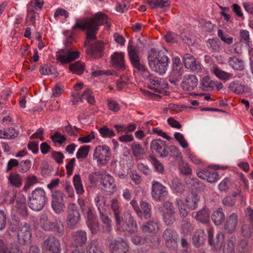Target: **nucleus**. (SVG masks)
<instances>
[{
	"mask_svg": "<svg viewBox=\"0 0 253 253\" xmlns=\"http://www.w3.org/2000/svg\"><path fill=\"white\" fill-rule=\"evenodd\" d=\"M105 24H108L107 15L103 12H98L94 14L93 17H84L77 19L72 30H86L85 44L87 45L91 41L96 40V34L99 30V26Z\"/></svg>",
	"mask_w": 253,
	"mask_h": 253,
	"instance_id": "obj_1",
	"label": "nucleus"
},
{
	"mask_svg": "<svg viewBox=\"0 0 253 253\" xmlns=\"http://www.w3.org/2000/svg\"><path fill=\"white\" fill-rule=\"evenodd\" d=\"M166 49L158 50L152 48L148 53V60L150 68L162 75L166 73L168 67L169 59Z\"/></svg>",
	"mask_w": 253,
	"mask_h": 253,
	"instance_id": "obj_2",
	"label": "nucleus"
},
{
	"mask_svg": "<svg viewBox=\"0 0 253 253\" xmlns=\"http://www.w3.org/2000/svg\"><path fill=\"white\" fill-rule=\"evenodd\" d=\"M28 199L30 208L35 211H40L43 208L47 198L44 189L37 187L28 196Z\"/></svg>",
	"mask_w": 253,
	"mask_h": 253,
	"instance_id": "obj_3",
	"label": "nucleus"
},
{
	"mask_svg": "<svg viewBox=\"0 0 253 253\" xmlns=\"http://www.w3.org/2000/svg\"><path fill=\"white\" fill-rule=\"evenodd\" d=\"M81 220L79 209L74 203H70L67 207L66 224L70 229H74Z\"/></svg>",
	"mask_w": 253,
	"mask_h": 253,
	"instance_id": "obj_4",
	"label": "nucleus"
},
{
	"mask_svg": "<svg viewBox=\"0 0 253 253\" xmlns=\"http://www.w3.org/2000/svg\"><path fill=\"white\" fill-rule=\"evenodd\" d=\"M117 229L124 232L134 233L137 231L138 227L136 221L131 215L126 217L125 215L116 221Z\"/></svg>",
	"mask_w": 253,
	"mask_h": 253,
	"instance_id": "obj_5",
	"label": "nucleus"
},
{
	"mask_svg": "<svg viewBox=\"0 0 253 253\" xmlns=\"http://www.w3.org/2000/svg\"><path fill=\"white\" fill-rule=\"evenodd\" d=\"M111 151L106 145L97 146L94 150L93 159L97 161L98 165H105L110 159Z\"/></svg>",
	"mask_w": 253,
	"mask_h": 253,
	"instance_id": "obj_6",
	"label": "nucleus"
},
{
	"mask_svg": "<svg viewBox=\"0 0 253 253\" xmlns=\"http://www.w3.org/2000/svg\"><path fill=\"white\" fill-rule=\"evenodd\" d=\"M63 196L64 193L60 190L52 191L51 207L56 214H60L64 212L65 205Z\"/></svg>",
	"mask_w": 253,
	"mask_h": 253,
	"instance_id": "obj_7",
	"label": "nucleus"
},
{
	"mask_svg": "<svg viewBox=\"0 0 253 253\" xmlns=\"http://www.w3.org/2000/svg\"><path fill=\"white\" fill-rule=\"evenodd\" d=\"M31 237L32 229L30 225L27 222L21 224L17 233L18 242L23 245H28L31 242Z\"/></svg>",
	"mask_w": 253,
	"mask_h": 253,
	"instance_id": "obj_8",
	"label": "nucleus"
},
{
	"mask_svg": "<svg viewBox=\"0 0 253 253\" xmlns=\"http://www.w3.org/2000/svg\"><path fill=\"white\" fill-rule=\"evenodd\" d=\"M168 195L167 188L157 181L154 180L152 183L151 195L153 199L157 201L165 200Z\"/></svg>",
	"mask_w": 253,
	"mask_h": 253,
	"instance_id": "obj_9",
	"label": "nucleus"
},
{
	"mask_svg": "<svg viewBox=\"0 0 253 253\" xmlns=\"http://www.w3.org/2000/svg\"><path fill=\"white\" fill-rule=\"evenodd\" d=\"M46 222L42 223V228L47 231H51L59 236H62L64 233L65 228L63 223L61 221L50 222L47 220L46 217L45 218Z\"/></svg>",
	"mask_w": 253,
	"mask_h": 253,
	"instance_id": "obj_10",
	"label": "nucleus"
},
{
	"mask_svg": "<svg viewBox=\"0 0 253 253\" xmlns=\"http://www.w3.org/2000/svg\"><path fill=\"white\" fill-rule=\"evenodd\" d=\"M111 253H126L128 250L126 241L120 237L116 238L109 244Z\"/></svg>",
	"mask_w": 253,
	"mask_h": 253,
	"instance_id": "obj_11",
	"label": "nucleus"
},
{
	"mask_svg": "<svg viewBox=\"0 0 253 253\" xmlns=\"http://www.w3.org/2000/svg\"><path fill=\"white\" fill-rule=\"evenodd\" d=\"M163 237L167 247L174 249L177 247L178 235L173 229H167L164 232Z\"/></svg>",
	"mask_w": 253,
	"mask_h": 253,
	"instance_id": "obj_12",
	"label": "nucleus"
},
{
	"mask_svg": "<svg viewBox=\"0 0 253 253\" xmlns=\"http://www.w3.org/2000/svg\"><path fill=\"white\" fill-rule=\"evenodd\" d=\"M150 149L152 152L157 153L160 157H166L169 154L167 150L166 142L161 139L153 140L150 144Z\"/></svg>",
	"mask_w": 253,
	"mask_h": 253,
	"instance_id": "obj_13",
	"label": "nucleus"
},
{
	"mask_svg": "<svg viewBox=\"0 0 253 253\" xmlns=\"http://www.w3.org/2000/svg\"><path fill=\"white\" fill-rule=\"evenodd\" d=\"M79 55V51L61 49L59 53L56 54V59L62 64L68 63L78 58Z\"/></svg>",
	"mask_w": 253,
	"mask_h": 253,
	"instance_id": "obj_14",
	"label": "nucleus"
},
{
	"mask_svg": "<svg viewBox=\"0 0 253 253\" xmlns=\"http://www.w3.org/2000/svg\"><path fill=\"white\" fill-rule=\"evenodd\" d=\"M213 232L212 229H209L208 231V242L209 244L216 251H219L223 245L224 241V234L219 232L216 235L214 239H213Z\"/></svg>",
	"mask_w": 253,
	"mask_h": 253,
	"instance_id": "obj_15",
	"label": "nucleus"
},
{
	"mask_svg": "<svg viewBox=\"0 0 253 253\" xmlns=\"http://www.w3.org/2000/svg\"><path fill=\"white\" fill-rule=\"evenodd\" d=\"M100 185L103 191L110 192L116 188L114 178L109 174L103 173L100 176Z\"/></svg>",
	"mask_w": 253,
	"mask_h": 253,
	"instance_id": "obj_16",
	"label": "nucleus"
},
{
	"mask_svg": "<svg viewBox=\"0 0 253 253\" xmlns=\"http://www.w3.org/2000/svg\"><path fill=\"white\" fill-rule=\"evenodd\" d=\"M43 247L49 253H60L61 248L59 240L53 236H49L43 244Z\"/></svg>",
	"mask_w": 253,
	"mask_h": 253,
	"instance_id": "obj_17",
	"label": "nucleus"
},
{
	"mask_svg": "<svg viewBox=\"0 0 253 253\" xmlns=\"http://www.w3.org/2000/svg\"><path fill=\"white\" fill-rule=\"evenodd\" d=\"M91 41L87 45L84 43L85 46H89L86 49V53L95 58H100L102 56L103 43L100 41H97L93 44H91Z\"/></svg>",
	"mask_w": 253,
	"mask_h": 253,
	"instance_id": "obj_18",
	"label": "nucleus"
},
{
	"mask_svg": "<svg viewBox=\"0 0 253 253\" xmlns=\"http://www.w3.org/2000/svg\"><path fill=\"white\" fill-rule=\"evenodd\" d=\"M146 80L149 81L150 83L149 87L155 92H160L161 88H164L168 85L167 84L162 83V80L153 75L149 73H147L144 75Z\"/></svg>",
	"mask_w": 253,
	"mask_h": 253,
	"instance_id": "obj_19",
	"label": "nucleus"
},
{
	"mask_svg": "<svg viewBox=\"0 0 253 253\" xmlns=\"http://www.w3.org/2000/svg\"><path fill=\"white\" fill-rule=\"evenodd\" d=\"M183 60L184 65L187 69L196 72H200L202 71L200 63L196 60L192 55L189 53L185 54Z\"/></svg>",
	"mask_w": 253,
	"mask_h": 253,
	"instance_id": "obj_20",
	"label": "nucleus"
},
{
	"mask_svg": "<svg viewBox=\"0 0 253 253\" xmlns=\"http://www.w3.org/2000/svg\"><path fill=\"white\" fill-rule=\"evenodd\" d=\"M238 223V215L236 213H231L226 218L224 223V230L228 234L234 233L237 229Z\"/></svg>",
	"mask_w": 253,
	"mask_h": 253,
	"instance_id": "obj_21",
	"label": "nucleus"
},
{
	"mask_svg": "<svg viewBox=\"0 0 253 253\" xmlns=\"http://www.w3.org/2000/svg\"><path fill=\"white\" fill-rule=\"evenodd\" d=\"M198 83V79L195 75H187L184 76L181 86L185 91H192L197 87Z\"/></svg>",
	"mask_w": 253,
	"mask_h": 253,
	"instance_id": "obj_22",
	"label": "nucleus"
},
{
	"mask_svg": "<svg viewBox=\"0 0 253 253\" xmlns=\"http://www.w3.org/2000/svg\"><path fill=\"white\" fill-rule=\"evenodd\" d=\"M72 240L76 247H82L87 242V233L83 230L73 232L71 234Z\"/></svg>",
	"mask_w": 253,
	"mask_h": 253,
	"instance_id": "obj_23",
	"label": "nucleus"
},
{
	"mask_svg": "<svg viewBox=\"0 0 253 253\" xmlns=\"http://www.w3.org/2000/svg\"><path fill=\"white\" fill-rule=\"evenodd\" d=\"M15 207L17 209L18 211L23 218H25L28 216L26 199L23 194H18L16 200Z\"/></svg>",
	"mask_w": 253,
	"mask_h": 253,
	"instance_id": "obj_24",
	"label": "nucleus"
},
{
	"mask_svg": "<svg viewBox=\"0 0 253 253\" xmlns=\"http://www.w3.org/2000/svg\"><path fill=\"white\" fill-rule=\"evenodd\" d=\"M110 208L113 212L115 221L125 216L123 208L117 199H113L110 201Z\"/></svg>",
	"mask_w": 253,
	"mask_h": 253,
	"instance_id": "obj_25",
	"label": "nucleus"
},
{
	"mask_svg": "<svg viewBox=\"0 0 253 253\" xmlns=\"http://www.w3.org/2000/svg\"><path fill=\"white\" fill-rule=\"evenodd\" d=\"M197 174L200 178L205 179L211 183L216 181L218 176L215 170L208 169H203L197 172Z\"/></svg>",
	"mask_w": 253,
	"mask_h": 253,
	"instance_id": "obj_26",
	"label": "nucleus"
},
{
	"mask_svg": "<svg viewBox=\"0 0 253 253\" xmlns=\"http://www.w3.org/2000/svg\"><path fill=\"white\" fill-rule=\"evenodd\" d=\"M111 62L113 66L118 70L126 69L123 52H115L111 55Z\"/></svg>",
	"mask_w": 253,
	"mask_h": 253,
	"instance_id": "obj_27",
	"label": "nucleus"
},
{
	"mask_svg": "<svg viewBox=\"0 0 253 253\" xmlns=\"http://www.w3.org/2000/svg\"><path fill=\"white\" fill-rule=\"evenodd\" d=\"M206 239V234L204 231L198 229L195 231L192 236V243L196 248H199L204 244Z\"/></svg>",
	"mask_w": 253,
	"mask_h": 253,
	"instance_id": "obj_28",
	"label": "nucleus"
},
{
	"mask_svg": "<svg viewBox=\"0 0 253 253\" xmlns=\"http://www.w3.org/2000/svg\"><path fill=\"white\" fill-rule=\"evenodd\" d=\"M200 196L195 193H190L185 200L187 207L191 210H195L198 208Z\"/></svg>",
	"mask_w": 253,
	"mask_h": 253,
	"instance_id": "obj_29",
	"label": "nucleus"
},
{
	"mask_svg": "<svg viewBox=\"0 0 253 253\" xmlns=\"http://www.w3.org/2000/svg\"><path fill=\"white\" fill-rule=\"evenodd\" d=\"M0 252L1 253H22L16 244H10L5 245L4 242L0 239Z\"/></svg>",
	"mask_w": 253,
	"mask_h": 253,
	"instance_id": "obj_30",
	"label": "nucleus"
},
{
	"mask_svg": "<svg viewBox=\"0 0 253 253\" xmlns=\"http://www.w3.org/2000/svg\"><path fill=\"white\" fill-rule=\"evenodd\" d=\"M141 229L144 233L154 234L159 231V227L157 222L149 221L144 224Z\"/></svg>",
	"mask_w": 253,
	"mask_h": 253,
	"instance_id": "obj_31",
	"label": "nucleus"
},
{
	"mask_svg": "<svg viewBox=\"0 0 253 253\" xmlns=\"http://www.w3.org/2000/svg\"><path fill=\"white\" fill-rule=\"evenodd\" d=\"M211 219L216 226L220 225L225 219V214L223 209L219 208L214 211L211 214Z\"/></svg>",
	"mask_w": 253,
	"mask_h": 253,
	"instance_id": "obj_32",
	"label": "nucleus"
},
{
	"mask_svg": "<svg viewBox=\"0 0 253 253\" xmlns=\"http://www.w3.org/2000/svg\"><path fill=\"white\" fill-rule=\"evenodd\" d=\"M99 217L103 224V231L104 232H109L112 230V221L109 216L105 212L99 213Z\"/></svg>",
	"mask_w": 253,
	"mask_h": 253,
	"instance_id": "obj_33",
	"label": "nucleus"
},
{
	"mask_svg": "<svg viewBox=\"0 0 253 253\" xmlns=\"http://www.w3.org/2000/svg\"><path fill=\"white\" fill-rule=\"evenodd\" d=\"M195 218L203 223H207L210 221V211L208 209L203 208L198 211L195 216Z\"/></svg>",
	"mask_w": 253,
	"mask_h": 253,
	"instance_id": "obj_34",
	"label": "nucleus"
},
{
	"mask_svg": "<svg viewBox=\"0 0 253 253\" xmlns=\"http://www.w3.org/2000/svg\"><path fill=\"white\" fill-rule=\"evenodd\" d=\"M182 74V68H172V71L169 77V81L171 84L175 85L181 79Z\"/></svg>",
	"mask_w": 253,
	"mask_h": 253,
	"instance_id": "obj_35",
	"label": "nucleus"
},
{
	"mask_svg": "<svg viewBox=\"0 0 253 253\" xmlns=\"http://www.w3.org/2000/svg\"><path fill=\"white\" fill-rule=\"evenodd\" d=\"M22 177L17 173H11L8 177V183L11 185L19 188L22 184Z\"/></svg>",
	"mask_w": 253,
	"mask_h": 253,
	"instance_id": "obj_36",
	"label": "nucleus"
},
{
	"mask_svg": "<svg viewBox=\"0 0 253 253\" xmlns=\"http://www.w3.org/2000/svg\"><path fill=\"white\" fill-rule=\"evenodd\" d=\"M133 156L137 159H140L145 154L144 149L142 146L137 142H133L131 145Z\"/></svg>",
	"mask_w": 253,
	"mask_h": 253,
	"instance_id": "obj_37",
	"label": "nucleus"
},
{
	"mask_svg": "<svg viewBox=\"0 0 253 253\" xmlns=\"http://www.w3.org/2000/svg\"><path fill=\"white\" fill-rule=\"evenodd\" d=\"M228 63L234 70L242 71L244 68V61L235 56L230 57L228 59Z\"/></svg>",
	"mask_w": 253,
	"mask_h": 253,
	"instance_id": "obj_38",
	"label": "nucleus"
},
{
	"mask_svg": "<svg viewBox=\"0 0 253 253\" xmlns=\"http://www.w3.org/2000/svg\"><path fill=\"white\" fill-rule=\"evenodd\" d=\"M127 51L130 61L139 58L138 45H134L129 42L127 46Z\"/></svg>",
	"mask_w": 253,
	"mask_h": 253,
	"instance_id": "obj_39",
	"label": "nucleus"
},
{
	"mask_svg": "<svg viewBox=\"0 0 253 253\" xmlns=\"http://www.w3.org/2000/svg\"><path fill=\"white\" fill-rule=\"evenodd\" d=\"M94 202L99 213L101 212H106V208L105 204L106 201L105 198L103 196L97 195L94 198Z\"/></svg>",
	"mask_w": 253,
	"mask_h": 253,
	"instance_id": "obj_40",
	"label": "nucleus"
},
{
	"mask_svg": "<svg viewBox=\"0 0 253 253\" xmlns=\"http://www.w3.org/2000/svg\"><path fill=\"white\" fill-rule=\"evenodd\" d=\"M152 8L164 7L169 6V2L168 0H144Z\"/></svg>",
	"mask_w": 253,
	"mask_h": 253,
	"instance_id": "obj_41",
	"label": "nucleus"
},
{
	"mask_svg": "<svg viewBox=\"0 0 253 253\" xmlns=\"http://www.w3.org/2000/svg\"><path fill=\"white\" fill-rule=\"evenodd\" d=\"M215 86V83L211 80L208 76L204 77L201 82V87L202 90L210 91L213 89Z\"/></svg>",
	"mask_w": 253,
	"mask_h": 253,
	"instance_id": "obj_42",
	"label": "nucleus"
},
{
	"mask_svg": "<svg viewBox=\"0 0 253 253\" xmlns=\"http://www.w3.org/2000/svg\"><path fill=\"white\" fill-rule=\"evenodd\" d=\"M73 184L76 192L79 195H82L84 192L82 179L79 174H75L73 178Z\"/></svg>",
	"mask_w": 253,
	"mask_h": 253,
	"instance_id": "obj_43",
	"label": "nucleus"
},
{
	"mask_svg": "<svg viewBox=\"0 0 253 253\" xmlns=\"http://www.w3.org/2000/svg\"><path fill=\"white\" fill-rule=\"evenodd\" d=\"M211 72L219 79L226 80L229 79L232 75L221 70L217 66H214L211 69Z\"/></svg>",
	"mask_w": 253,
	"mask_h": 253,
	"instance_id": "obj_44",
	"label": "nucleus"
},
{
	"mask_svg": "<svg viewBox=\"0 0 253 253\" xmlns=\"http://www.w3.org/2000/svg\"><path fill=\"white\" fill-rule=\"evenodd\" d=\"M168 149L170 157H172L177 161L182 162V155L177 147L174 145H170Z\"/></svg>",
	"mask_w": 253,
	"mask_h": 253,
	"instance_id": "obj_45",
	"label": "nucleus"
},
{
	"mask_svg": "<svg viewBox=\"0 0 253 253\" xmlns=\"http://www.w3.org/2000/svg\"><path fill=\"white\" fill-rule=\"evenodd\" d=\"M140 209L142 211V217L143 216L145 219L151 217V205L146 201H141L140 204Z\"/></svg>",
	"mask_w": 253,
	"mask_h": 253,
	"instance_id": "obj_46",
	"label": "nucleus"
},
{
	"mask_svg": "<svg viewBox=\"0 0 253 253\" xmlns=\"http://www.w3.org/2000/svg\"><path fill=\"white\" fill-rule=\"evenodd\" d=\"M229 88L236 94H241L245 92L244 86L238 81L231 82L229 84Z\"/></svg>",
	"mask_w": 253,
	"mask_h": 253,
	"instance_id": "obj_47",
	"label": "nucleus"
},
{
	"mask_svg": "<svg viewBox=\"0 0 253 253\" xmlns=\"http://www.w3.org/2000/svg\"><path fill=\"white\" fill-rule=\"evenodd\" d=\"M163 219L167 225H172L175 221V212H161Z\"/></svg>",
	"mask_w": 253,
	"mask_h": 253,
	"instance_id": "obj_48",
	"label": "nucleus"
},
{
	"mask_svg": "<svg viewBox=\"0 0 253 253\" xmlns=\"http://www.w3.org/2000/svg\"><path fill=\"white\" fill-rule=\"evenodd\" d=\"M40 72L43 75H55L56 69L51 65L44 64L41 66Z\"/></svg>",
	"mask_w": 253,
	"mask_h": 253,
	"instance_id": "obj_49",
	"label": "nucleus"
},
{
	"mask_svg": "<svg viewBox=\"0 0 253 253\" xmlns=\"http://www.w3.org/2000/svg\"><path fill=\"white\" fill-rule=\"evenodd\" d=\"M86 253H104L101 252L98 247V241L93 240L91 241L86 248Z\"/></svg>",
	"mask_w": 253,
	"mask_h": 253,
	"instance_id": "obj_50",
	"label": "nucleus"
},
{
	"mask_svg": "<svg viewBox=\"0 0 253 253\" xmlns=\"http://www.w3.org/2000/svg\"><path fill=\"white\" fill-rule=\"evenodd\" d=\"M133 67L136 69L139 72L144 73V75L149 72L146 67L140 61V58L130 61Z\"/></svg>",
	"mask_w": 253,
	"mask_h": 253,
	"instance_id": "obj_51",
	"label": "nucleus"
},
{
	"mask_svg": "<svg viewBox=\"0 0 253 253\" xmlns=\"http://www.w3.org/2000/svg\"><path fill=\"white\" fill-rule=\"evenodd\" d=\"M86 225L92 234H96L99 230L98 222L96 218L86 220Z\"/></svg>",
	"mask_w": 253,
	"mask_h": 253,
	"instance_id": "obj_52",
	"label": "nucleus"
},
{
	"mask_svg": "<svg viewBox=\"0 0 253 253\" xmlns=\"http://www.w3.org/2000/svg\"><path fill=\"white\" fill-rule=\"evenodd\" d=\"M253 231V226L248 223H244L241 228V233L243 236L249 238L252 236Z\"/></svg>",
	"mask_w": 253,
	"mask_h": 253,
	"instance_id": "obj_53",
	"label": "nucleus"
},
{
	"mask_svg": "<svg viewBox=\"0 0 253 253\" xmlns=\"http://www.w3.org/2000/svg\"><path fill=\"white\" fill-rule=\"evenodd\" d=\"M233 239H235V238L231 237L230 239L227 240L226 243L223 247V253H235Z\"/></svg>",
	"mask_w": 253,
	"mask_h": 253,
	"instance_id": "obj_54",
	"label": "nucleus"
},
{
	"mask_svg": "<svg viewBox=\"0 0 253 253\" xmlns=\"http://www.w3.org/2000/svg\"><path fill=\"white\" fill-rule=\"evenodd\" d=\"M69 69L74 73L81 75L84 71V68L83 64L80 62H76L74 64H71L69 66Z\"/></svg>",
	"mask_w": 253,
	"mask_h": 253,
	"instance_id": "obj_55",
	"label": "nucleus"
},
{
	"mask_svg": "<svg viewBox=\"0 0 253 253\" xmlns=\"http://www.w3.org/2000/svg\"><path fill=\"white\" fill-rule=\"evenodd\" d=\"M208 42L210 47L214 51L218 52L221 50V42L218 38L209 39Z\"/></svg>",
	"mask_w": 253,
	"mask_h": 253,
	"instance_id": "obj_56",
	"label": "nucleus"
},
{
	"mask_svg": "<svg viewBox=\"0 0 253 253\" xmlns=\"http://www.w3.org/2000/svg\"><path fill=\"white\" fill-rule=\"evenodd\" d=\"M99 132L104 138L111 137L115 136V133L113 129H110L107 126H104L99 129Z\"/></svg>",
	"mask_w": 253,
	"mask_h": 253,
	"instance_id": "obj_57",
	"label": "nucleus"
},
{
	"mask_svg": "<svg viewBox=\"0 0 253 253\" xmlns=\"http://www.w3.org/2000/svg\"><path fill=\"white\" fill-rule=\"evenodd\" d=\"M52 141L55 143L62 144L66 140V137L59 131L55 132L50 136Z\"/></svg>",
	"mask_w": 253,
	"mask_h": 253,
	"instance_id": "obj_58",
	"label": "nucleus"
},
{
	"mask_svg": "<svg viewBox=\"0 0 253 253\" xmlns=\"http://www.w3.org/2000/svg\"><path fill=\"white\" fill-rule=\"evenodd\" d=\"M89 147L90 146L87 145L81 147L77 152V158L79 159L86 158L88 154Z\"/></svg>",
	"mask_w": 253,
	"mask_h": 253,
	"instance_id": "obj_59",
	"label": "nucleus"
},
{
	"mask_svg": "<svg viewBox=\"0 0 253 253\" xmlns=\"http://www.w3.org/2000/svg\"><path fill=\"white\" fill-rule=\"evenodd\" d=\"M81 98L86 100L89 104H92L94 102V98L92 95L91 90L89 88H86L82 95Z\"/></svg>",
	"mask_w": 253,
	"mask_h": 253,
	"instance_id": "obj_60",
	"label": "nucleus"
},
{
	"mask_svg": "<svg viewBox=\"0 0 253 253\" xmlns=\"http://www.w3.org/2000/svg\"><path fill=\"white\" fill-rule=\"evenodd\" d=\"M174 137L183 148H186L188 147V143L185 140L184 135L182 134L180 132H175L174 134Z\"/></svg>",
	"mask_w": 253,
	"mask_h": 253,
	"instance_id": "obj_61",
	"label": "nucleus"
},
{
	"mask_svg": "<svg viewBox=\"0 0 253 253\" xmlns=\"http://www.w3.org/2000/svg\"><path fill=\"white\" fill-rule=\"evenodd\" d=\"M20 224L19 218L18 217L14 216L10 220L9 229L12 232H14L17 230H18Z\"/></svg>",
	"mask_w": 253,
	"mask_h": 253,
	"instance_id": "obj_62",
	"label": "nucleus"
},
{
	"mask_svg": "<svg viewBox=\"0 0 253 253\" xmlns=\"http://www.w3.org/2000/svg\"><path fill=\"white\" fill-rule=\"evenodd\" d=\"M179 162V169L181 174L183 175H188L191 173L192 169L188 164L184 163L183 160L182 162Z\"/></svg>",
	"mask_w": 253,
	"mask_h": 253,
	"instance_id": "obj_63",
	"label": "nucleus"
},
{
	"mask_svg": "<svg viewBox=\"0 0 253 253\" xmlns=\"http://www.w3.org/2000/svg\"><path fill=\"white\" fill-rule=\"evenodd\" d=\"M31 166V162L29 160L22 161L19 164V171L20 172H26L28 171Z\"/></svg>",
	"mask_w": 253,
	"mask_h": 253,
	"instance_id": "obj_64",
	"label": "nucleus"
}]
</instances>
